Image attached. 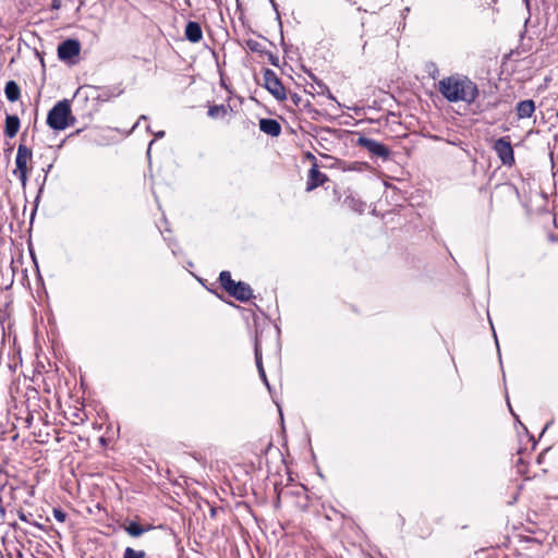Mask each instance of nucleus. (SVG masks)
<instances>
[{
  "label": "nucleus",
  "instance_id": "11",
  "mask_svg": "<svg viewBox=\"0 0 558 558\" xmlns=\"http://www.w3.org/2000/svg\"><path fill=\"white\" fill-rule=\"evenodd\" d=\"M259 130L272 137H277L281 134V124L275 120L269 118H263L259 120Z\"/></svg>",
  "mask_w": 558,
  "mask_h": 558
},
{
  "label": "nucleus",
  "instance_id": "18",
  "mask_svg": "<svg viewBox=\"0 0 558 558\" xmlns=\"http://www.w3.org/2000/svg\"><path fill=\"white\" fill-rule=\"evenodd\" d=\"M228 112H229V106L214 105V106L209 107L207 114L211 119H217V118L226 117L228 114Z\"/></svg>",
  "mask_w": 558,
  "mask_h": 558
},
{
  "label": "nucleus",
  "instance_id": "21",
  "mask_svg": "<svg viewBox=\"0 0 558 558\" xmlns=\"http://www.w3.org/2000/svg\"><path fill=\"white\" fill-rule=\"evenodd\" d=\"M123 558H146V553L144 550L126 547L123 553Z\"/></svg>",
  "mask_w": 558,
  "mask_h": 558
},
{
  "label": "nucleus",
  "instance_id": "20",
  "mask_svg": "<svg viewBox=\"0 0 558 558\" xmlns=\"http://www.w3.org/2000/svg\"><path fill=\"white\" fill-rule=\"evenodd\" d=\"M254 354H255V363H256L257 371L258 372L263 371L264 366H263V361H262V349H260L257 338L255 339Z\"/></svg>",
  "mask_w": 558,
  "mask_h": 558
},
{
  "label": "nucleus",
  "instance_id": "30",
  "mask_svg": "<svg viewBox=\"0 0 558 558\" xmlns=\"http://www.w3.org/2000/svg\"><path fill=\"white\" fill-rule=\"evenodd\" d=\"M19 518H20V520H22V521H25V522L27 521V518H26L25 513H24V512H22V511H20V512H19Z\"/></svg>",
  "mask_w": 558,
  "mask_h": 558
},
{
  "label": "nucleus",
  "instance_id": "32",
  "mask_svg": "<svg viewBox=\"0 0 558 558\" xmlns=\"http://www.w3.org/2000/svg\"><path fill=\"white\" fill-rule=\"evenodd\" d=\"M523 2L525 3L526 10L530 13V0H523Z\"/></svg>",
  "mask_w": 558,
  "mask_h": 558
},
{
  "label": "nucleus",
  "instance_id": "7",
  "mask_svg": "<svg viewBox=\"0 0 558 558\" xmlns=\"http://www.w3.org/2000/svg\"><path fill=\"white\" fill-rule=\"evenodd\" d=\"M81 52V44L77 39H65L58 46V58L61 61L71 62Z\"/></svg>",
  "mask_w": 558,
  "mask_h": 558
},
{
  "label": "nucleus",
  "instance_id": "27",
  "mask_svg": "<svg viewBox=\"0 0 558 558\" xmlns=\"http://www.w3.org/2000/svg\"><path fill=\"white\" fill-rule=\"evenodd\" d=\"M147 119H148V117H147V116L142 114V116L138 118L137 122L133 125L132 130H134L135 128H137V126H138V124L141 123V121H145V120H147Z\"/></svg>",
  "mask_w": 558,
  "mask_h": 558
},
{
  "label": "nucleus",
  "instance_id": "8",
  "mask_svg": "<svg viewBox=\"0 0 558 558\" xmlns=\"http://www.w3.org/2000/svg\"><path fill=\"white\" fill-rule=\"evenodd\" d=\"M308 158L314 160L312 168L308 171L307 182H306V191L311 192L316 187L323 185L327 180V175L318 170V166L316 163V158L310 153Z\"/></svg>",
  "mask_w": 558,
  "mask_h": 558
},
{
  "label": "nucleus",
  "instance_id": "12",
  "mask_svg": "<svg viewBox=\"0 0 558 558\" xmlns=\"http://www.w3.org/2000/svg\"><path fill=\"white\" fill-rule=\"evenodd\" d=\"M184 35L193 44L199 43L203 38V31L199 23L190 21L185 26Z\"/></svg>",
  "mask_w": 558,
  "mask_h": 558
},
{
  "label": "nucleus",
  "instance_id": "22",
  "mask_svg": "<svg viewBox=\"0 0 558 558\" xmlns=\"http://www.w3.org/2000/svg\"><path fill=\"white\" fill-rule=\"evenodd\" d=\"M246 47L253 52H263V46L257 40L248 39L246 41Z\"/></svg>",
  "mask_w": 558,
  "mask_h": 558
},
{
  "label": "nucleus",
  "instance_id": "13",
  "mask_svg": "<svg viewBox=\"0 0 558 558\" xmlns=\"http://www.w3.org/2000/svg\"><path fill=\"white\" fill-rule=\"evenodd\" d=\"M535 102L532 99L521 100L517 104L515 111L519 119H529L535 112Z\"/></svg>",
  "mask_w": 558,
  "mask_h": 558
},
{
  "label": "nucleus",
  "instance_id": "28",
  "mask_svg": "<svg viewBox=\"0 0 558 558\" xmlns=\"http://www.w3.org/2000/svg\"><path fill=\"white\" fill-rule=\"evenodd\" d=\"M156 140L162 138L165 136V131H158L154 133Z\"/></svg>",
  "mask_w": 558,
  "mask_h": 558
},
{
  "label": "nucleus",
  "instance_id": "38",
  "mask_svg": "<svg viewBox=\"0 0 558 558\" xmlns=\"http://www.w3.org/2000/svg\"><path fill=\"white\" fill-rule=\"evenodd\" d=\"M51 167H52L51 165H48V168L46 171L48 172L51 169Z\"/></svg>",
  "mask_w": 558,
  "mask_h": 558
},
{
  "label": "nucleus",
  "instance_id": "17",
  "mask_svg": "<svg viewBox=\"0 0 558 558\" xmlns=\"http://www.w3.org/2000/svg\"><path fill=\"white\" fill-rule=\"evenodd\" d=\"M343 203L348 208L359 214L364 213L366 209V203L353 195L347 196Z\"/></svg>",
  "mask_w": 558,
  "mask_h": 558
},
{
  "label": "nucleus",
  "instance_id": "24",
  "mask_svg": "<svg viewBox=\"0 0 558 558\" xmlns=\"http://www.w3.org/2000/svg\"><path fill=\"white\" fill-rule=\"evenodd\" d=\"M122 90H118L117 93H110V90H104L101 94L97 95V98H101L104 101L108 100L110 97L119 96Z\"/></svg>",
  "mask_w": 558,
  "mask_h": 558
},
{
  "label": "nucleus",
  "instance_id": "1",
  "mask_svg": "<svg viewBox=\"0 0 558 558\" xmlns=\"http://www.w3.org/2000/svg\"><path fill=\"white\" fill-rule=\"evenodd\" d=\"M438 90L449 102L473 104L478 97V87L466 76L451 75L438 83Z\"/></svg>",
  "mask_w": 558,
  "mask_h": 558
},
{
  "label": "nucleus",
  "instance_id": "26",
  "mask_svg": "<svg viewBox=\"0 0 558 558\" xmlns=\"http://www.w3.org/2000/svg\"><path fill=\"white\" fill-rule=\"evenodd\" d=\"M269 2L271 3V7H272V9L275 10V12L277 14V20L280 21V13H279V10H278V4L275 2V0H269Z\"/></svg>",
  "mask_w": 558,
  "mask_h": 558
},
{
  "label": "nucleus",
  "instance_id": "9",
  "mask_svg": "<svg viewBox=\"0 0 558 558\" xmlns=\"http://www.w3.org/2000/svg\"><path fill=\"white\" fill-rule=\"evenodd\" d=\"M308 77L313 81L312 84H307L305 92L313 95L315 92L317 95H324L327 96L328 99L333 100L338 107H341V105L337 101L336 97L330 92L329 87L318 77H316L312 72L307 71Z\"/></svg>",
  "mask_w": 558,
  "mask_h": 558
},
{
  "label": "nucleus",
  "instance_id": "36",
  "mask_svg": "<svg viewBox=\"0 0 558 558\" xmlns=\"http://www.w3.org/2000/svg\"><path fill=\"white\" fill-rule=\"evenodd\" d=\"M146 131H147V132H151V130H150V126H149V125H147V126H146Z\"/></svg>",
  "mask_w": 558,
  "mask_h": 558
},
{
  "label": "nucleus",
  "instance_id": "5",
  "mask_svg": "<svg viewBox=\"0 0 558 558\" xmlns=\"http://www.w3.org/2000/svg\"><path fill=\"white\" fill-rule=\"evenodd\" d=\"M356 144L366 149L373 157L387 160L390 156V149L373 138L360 136Z\"/></svg>",
  "mask_w": 558,
  "mask_h": 558
},
{
  "label": "nucleus",
  "instance_id": "39",
  "mask_svg": "<svg viewBox=\"0 0 558 558\" xmlns=\"http://www.w3.org/2000/svg\"><path fill=\"white\" fill-rule=\"evenodd\" d=\"M494 338H495V340H497V335H494ZM496 343L498 344V341H496Z\"/></svg>",
  "mask_w": 558,
  "mask_h": 558
},
{
  "label": "nucleus",
  "instance_id": "16",
  "mask_svg": "<svg viewBox=\"0 0 558 558\" xmlns=\"http://www.w3.org/2000/svg\"><path fill=\"white\" fill-rule=\"evenodd\" d=\"M4 94L10 102H15L21 97V88L15 81H9L5 84Z\"/></svg>",
  "mask_w": 558,
  "mask_h": 558
},
{
  "label": "nucleus",
  "instance_id": "3",
  "mask_svg": "<svg viewBox=\"0 0 558 558\" xmlns=\"http://www.w3.org/2000/svg\"><path fill=\"white\" fill-rule=\"evenodd\" d=\"M33 158V151L31 148L25 146L24 144H20L17 147V153L15 157V166L16 169L13 171L15 175L20 179L23 186L27 183L28 177V168L27 163Z\"/></svg>",
  "mask_w": 558,
  "mask_h": 558
},
{
  "label": "nucleus",
  "instance_id": "33",
  "mask_svg": "<svg viewBox=\"0 0 558 558\" xmlns=\"http://www.w3.org/2000/svg\"><path fill=\"white\" fill-rule=\"evenodd\" d=\"M409 12H410V8H405V9L402 11V15L408 14Z\"/></svg>",
  "mask_w": 558,
  "mask_h": 558
},
{
  "label": "nucleus",
  "instance_id": "6",
  "mask_svg": "<svg viewBox=\"0 0 558 558\" xmlns=\"http://www.w3.org/2000/svg\"><path fill=\"white\" fill-rule=\"evenodd\" d=\"M494 150L504 166L514 163V154L509 137H500L494 143Z\"/></svg>",
  "mask_w": 558,
  "mask_h": 558
},
{
  "label": "nucleus",
  "instance_id": "35",
  "mask_svg": "<svg viewBox=\"0 0 558 558\" xmlns=\"http://www.w3.org/2000/svg\"><path fill=\"white\" fill-rule=\"evenodd\" d=\"M271 63H272L274 65H277V59H276V60H275V59H271Z\"/></svg>",
  "mask_w": 558,
  "mask_h": 558
},
{
  "label": "nucleus",
  "instance_id": "34",
  "mask_svg": "<svg viewBox=\"0 0 558 558\" xmlns=\"http://www.w3.org/2000/svg\"><path fill=\"white\" fill-rule=\"evenodd\" d=\"M153 144H154V141L149 142L148 151H147L148 154L150 151V147H151Z\"/></svg>",
  "mask_w": 558,
  "mask_h": 558
},
{
  "label": "nucleus",
  "instance_id": "14",
  "mask_svg": "<svg viewBox=\"0 0 558 558\" xmlns=\"http://www.w3.org/2000/svg\"><path fill=\"white\" fill-rule=\"evenodd\" d=\"M20 119L15 114H7L5 123H4V135L9 138H13L16 136L20 130Z\"/></svg>",
  "mask_w": 558,
  "mask_h": 558
},
{
  "label": "nucleus",
  "instance_id": "2",
  "mask_svg": "<svg viewBox=\"0 0 558 558\" xmlns=\"http://www.w3.org/2000/svg\"><path fill=\"white\" fill-rule=\"evenodd\" d=\"M75 123L68 99L58 101L47 114V124L54 131H63Z\"/></svg>",
  "mask_w": 558,
  "mask_h": 558
},
{
  "label": "nucleus",
  "instance_id": "37",
  "mask_svg": "<svg viewBox=\"0 0 558 558\" xmlns=\"http://www.w3.org/2000/svg\"><path fill=\"white\" fill-rule=\"evenodd\" d=\"M299 100L298 95H294V101L296 102Z\"/></svg>",
  "mask_w": 558,
  "mask_h": 558
},
{
  "label": "nucleus",
  "instance_id": "25",
  "mask_svg": "<svg viewBox=\"0 0 558 558\" xmlns=\"http://www.w3.org/2000/svg\"><path fill=\"white\" fill-rule=\"evenodd\" d=\"M258 374H259V377L263 380V383L267 386L268 389H270V386H269V383H268L265 369L259 371Z\"/></svg>",
  "mask_w": 558,
  "mask_h": 558
},
{
  "label": "nucleus",
  "instance_id": "15",
  "mask_svg": "<svg viewBox=\"0 0 558 558\" xmlns=\"http://www.w3.org/2000/svg\"><path fill=\"white\" fill-rule=\"evenodd\" d=\"M154 526L153 525H147V526H142L140 523H137L136 521H130L128 522L126 524L123 525V530L132 537H140L142 536L145 532H148L150 530H153Z\"/></svg>",
  "mask_w": 558,
  "mask_h": 558
},
{
  "label": "nucleus",
  "instance_id": "19",
  "mask_svg": "<svg viewBox=\"0 0 558 558\" xmlns=\"http://www.w3.org/2000/svg\"><path fill=\"white\" fill-rule=\"evenodd\" d=\"M219 282L223 290L228 293L235 281L231 278L230 271L223 270L219 275Z\"/></svg>",
  "mask_w": 558,
  "mask_h": 558
},
{
  "label": "nucleus",
  "instance_id": "4",
  "mask_svg": "<svg viewBox=\"0 0 558 558\" xmlns=\"http://www.w3.org/2000/svg\"><path fill=\"white\" fill-rule=\"evenodd\" d=\"M264 81H265V88L277 99V100H286L287 99V93L286 88L282 85L280 78L277 76V74L270 70L266 69L264 71Z\"/></svg>",
  "mask_w": 558,
  "mask_h": 558
},
{
  "label": "nucleus",
  "instance_id": "31",
  "mask_svg": "<svg viewBox=\"0 0 558 558\" xmlns=\"http://www.w3.org/2000/svg\"><path fill=\"white\" fill-rule=\"evenodd\" d=\"M52 7L54 9H59L60 8V1L59 0H53Z\"/></svg>",
  "mask_w": 558,
  "mask_h": 558
},
{
  "label": "nucleus",
  "instance_id": "10",
  "mask_svg": "<svg viewBox=\"0 0 558 558\" xmlns=\"http://www.w3.org/2000/svg\"><path fill=\"white\" fill-rule=\"evenodd\" d=\"M228 294L240 302H247L253 296V290L248 283L235 281Z\"/></svg>",
  "mask_w": 558,
  "mask_h": 558
},
{
  "label": "nucleus",
  "instance_id": "23",
  "mask_svg": "<svg viewBox=\"0 0 558 558\" xmlns=\"http://www.w3.org/2000/svg\"><path fill=\"white\" fill-rule=\"evenodd\" d=\"M52 514L53 518L59 522H64L66 519V513L60 508H53Z\"/></svg>",
  "mask_w": 558,
  "mask_h": 558
},
{
  "label": "nucleus",
  "instance_id": "29",
  "mask_svg": "<svg viewBox=\"0 0 558 558\" xmlns=\"http://www.w3.org/2000/svg\"><path fill=\"white\" fill-rule=\"evenodd\" d=\"M0 514L3 518L5 515V509L2 506V497L0 496Z\"/></svg>",
  "mask_w": 558,
  "mask_h": 558
}]
</instances>
